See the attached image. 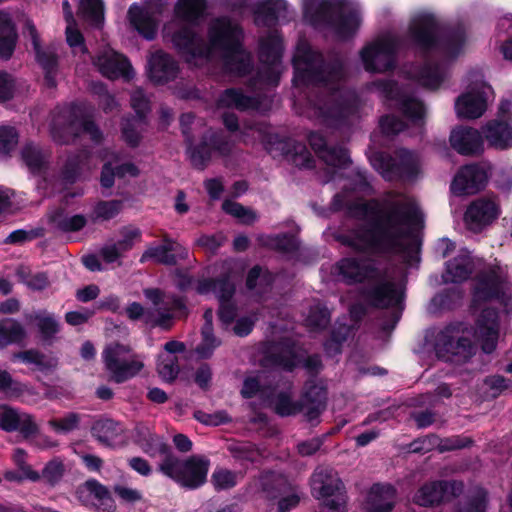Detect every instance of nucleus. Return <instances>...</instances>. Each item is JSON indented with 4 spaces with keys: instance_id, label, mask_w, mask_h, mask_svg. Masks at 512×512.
Returning a JSON list of instances; mask_svg holds the SVG:
<instances>
[{
    "instance_id": "nucleus-57",
    "label": "nucleus",
    "mask_w": 512,
    "mask_h": 512,
    "mask_svg": "<svg viewBox=\"0 0 512 512\" xmlns=\"http://www.w3.org/2000/svg\"><path fill=\"white\" fill-rule=\"evenodd\" d=\"M19 135L12 126H0V157H5L13 151L18 144Z\"/></svg>"
},
{
    "instance_id": "nucleus-43",
    "label": "nucleus",
    "mask_w": 512,
    "mask_h": 512,
    "mask_svg": "<svg viewBox=\"0 0 512 512\" xmlns=\"http://www.w3.org/2000/svg\"><path fill=\"white\" fill-rule=\"evenodd\" d=\"M326 391L323 385L309 384L305 391L304 413L312 421L324 410Z\"/></svg>"
},
{
    "instance_id": "nucleus-59",
    "label": "nucleus",
    "mask_w": 512,
    "mask_h": 512,
    "mask_svg": "<svg viewBox=\"0 0 512 512\" xmlns=\"http://www.w3.org/2000/svg\"><path fill=\"white\" fill-rule=\"evenodd\" d=\"M222 207L226 213L239 219L242 223L251 224L257 219V215L253 210L245 208L237 202L226 200Z\"/></svg>"
},
{
    "instance_id": "nucleus-63",
    "label": "nucleus",
    "mask_w": 512,
    "mask_h": 512,
    "mask_svg": "<svg viewBox=\"0 0 512 512\" xmlns=\"http://www.w3.org/2000/svg\"><path fill=\"white\" fill-rule=\"evenodd\" d=\"M79 416L75 413H69L63 418L52 419L48 423L50 427L58 433H68L78 427Z\"/></svg>"
},
{
    "instance_id": "nucleus-30",
    "label": "nucleus",
    "mask_w": 512,
    "mask_h": 512,
    "mask_svg": "<svg viewBox=\"0 0 512 512\" xmlns=\"http://www.w3.org/2000/svg\"><path fill=\"white\" fill-rule=\"evenodd\" d=\"M450 144L462 155H474L482 150V138L478 130L465 126L451 131Z\"/></svg>"
},
{
    "instance_id": "nucleus-1",
    "label": "nucleus",
    "mask_w": 512,
    "mask_h": 512,
    "mask_svg": "<svg viewBox=\"0 0 512 512\" xmlns=\"http://www.w3.org/2000/svg\"><path fill=\"white\" fill-rule=\"evenodd\" d=\"M334 205L365 220V225L338 237L343 244L359 251L400 254L410 265L419 260V243L412 229L419 224L420 212L409 196L389 195L379 206L376 202L351 203L344 192L335 196Z\"/></svg>"
},
{
    "instance_id": "nucleus-53",
    "label": "nucleus",
    "mask_w": 512,
    "mask_h": 512,
    "mask_svg": "<svg viewBox=\"0 0 512 512\" xmlns=\"http://www.w3.org/2000/svg\"><path fill=\"white\" fill-rule=\"evenodd\" d=\"M121 209L120 200L101 201L94 206L91 218L93 221H107L118 215Z\"/></svg>"
},
{
    "instance_id": "nucleus-49",
    "label": "nucleus",
    "mask_w": 512,
    "mask_h": 512,
    "mask_svg": "<svg viewBox=\"0 0 512 512\" xmlns=\"http://www.w3.org/2000/svg\"><path fill=\"white\" fill-rule=\"evenodd\" d=\"M26 337V331L21 323L18 321L5 318L0 320V345L7 346L10 344H17L23 341Z\"/></svg>"
},
{
    "instance_id": "nucleus-33",
    "label": "nucleus",
    "mask_w": 512,
    "mask_h": 512,
    "mask_svg": "<svg viewBox=\"0 0 512 512\" xmlns=\"http://www.w3.org/2000/svg\"><path fill=\"white\" fill-rule=\"evenodd\" d=\"M309 143L314 151L330 166L342 167L349 162L347 151L344 148L327 147L324 137L319 133H311Z\"/></svg>"
},
{
    "instance_id": "nucleus-47",
    "label": "nucleus",
    "mask_w": 512,
    "mask_h": 512,
    "mask_svg": "<svg viewBox=\"0 0 512 512\" xmlns=\"http://www.w3.org/2000/svg\"><path fill=\"white\" fill-rule=\"evenodd\" d=\"M82 492L87 493L89 496L93 497L92 504L103 512L114 511V501L110 497L108 490L97 481H87Z\"/></svg>"
},
{
    "instance_id": "nucleus-44",
    "label": "nucleus",
    "mask_w": 512,
    "mask_h": 512,
    "mask_svg": "<svg viewBox=\"0 0 512 512\" xmlns=\"http://www.w3.org/2000/svg\"><path fill=\"white\" fill-rule=\"evenodd\" d=\"M217 108H235L238 110L258 109L259 102L257 99L244 95L240 90L227 89L217 100Z\"/></svg>"
},
{
    "instance_id": "nucleus-24",
    "label": "nucleus",
    "mask_w": 512,
    "mask_h": 512,
    "mask_svg": "<svg viewBox=\"0 0 512 512\" xmlns=\"http://www.w3.org/2000/svg\"><path fill=\"white\" fill-rule=\"evenodd\" d=\"M131 105L137 117L127 119L122 127L124 140L131 146L138 145L141 139V132L145 126L144 114L149 108L148 100L142 90L137 89L131 96Z\"/></svg>"
},
{
    "instance_id": "nucleus-52",
    "label": "nucleus",
    "mask_w": 512,
    "mask_h": 512,
    "mask_svg": "<svg viewBox=\"0 0 512 512\" xmlns=\"http://www.w3.org/2000/svg\"><path fill=\"white\" fill-rule=\"evenodd\" d=\"M157 371L162 380L167 382L173 381L179 373L176 355L161 353L158 358Z\"/></svg>"
},
{
    "instance_id": "nucleus-14",
    "label": "nucleus",
    "mask_w": 512,
    "mask_h": 512,
    "mask_svg": "<svg viewBox=\"0 0 512 512\" xmlns=\"http://www.w3.org/2000/svg\"><path fill=\"white\" fill-rule=\"evenodd\" d=\"M370 162L388 180H392L396 176L412 179L420 171L418 156L404 149L397 152L395 159L385 153H374L370 156Z\"/></svg>"
},
{
    "instance_id": "nucleus-36",
    "label": "nucleus",
    "mask_w": 512,
    "mask_h": 512,
    "mask_svg": "<svg viewBox=\"0 0 512 512\" xmlns=\"http://www.w3.org/2000/svg\"><path fill=\"white\" fill-rule=\"evenodd\" d=\"M474 262L466 249L459 251V254L448 261L443 274L445 282L459 283L466 280L472 272Z\"/></svg>"
},
{
    "instance_id": "nucleus-12",
    "label": "nucleus",
    "mask_w": 512,
    "mask_h": 512,
    "mask_svg": "<svg viewBox=\"0 0 512 512\" xmlns=\"http://www.w3.org/2000/svg\"><path fill=\"white\" fill-rule=\"evenodd\" d=\"M159 470L181 486L195 489L205 483L209 461L196 455L185 461H180L175 456H167L160 463Z\"/></svg>"
},
{
    "instance_id": "nucleus-27",
    "label": "nucleus",
    "mask_w": 512,
    "mask_h": 512,
    "mask_svg": "<svg viewBox=\"0 0 512 512\" xmlns=\"http://www.w3.org/2000/svg\"><path fill=\"white\" fill-rule=\"evenodd\" d=\"M396 502V490L390 484H375L363 503L364 512H391Z\"/></svg>"
},
{
    "instance_id": "nucleus-29",
    "label": "nucleus",
    "mask_w": 512,
    "mask_h": 512,
    "mask_svg": "<svg viewBox=\"0 0 512 512\" xmlns=\"http://www.w3.org/2000/svg\"><path fill=\"white\" fill-rule=\"evenodd\" d=\"M188 251L180 243L165 239L163 244L157 246H150L141 256L140 261L146 262L153 260L162 264H175L177 258H186Z\"/></svg>"
},
{
    "instance_id": "nucleus-10",
    "label": "nucleus",
    "mask_w": 512,
    "mask_h": 512,
    "mask_svg": "<svg viewBox=\"0 0 512 512\" xmlns=\"http://www.w3.org/2000/svg\"><path fill=\"white\" fill-rule=\"evenodd\" d=\"M401 45L399 38L387 32L367 42L359 51L365 71L385 73L396 67L397 51Z\"/></svg>"
},
{
    "instance_id": "nucleus-39",
    "label": "nucleus",
    "mask_w": 512,
    "mask_h": 512,
    "mask_svg": "<svg viewBox=\"0 0 512 512\" xmlns=\"http://www.w3.org/2000/svg\"><path fill=\"white\" fill-rule=\"evenodd\" d=\"M266 361L272 365L290 370L300 362L298 349L290 341L285 340L270 348Z\"/></svg>"
},
{
    "instance_id": "nucleus-7",
    "label": "nucleus",
    "mask_w": 512,
    "mask_h": 512,
    "mask_svg": "<svg viewBox=\"0 0 512 512\" xmlns=\"http://www.w3.org/2000/svg\"><path fill=\"white\" fill-rule=\"evenodd\" d=\"M408 41L423 53L458 55L464 46L461 31L441 34L435 17L427 12L415 14L410 22Z\"/></svg>"
},
{
    "instance_id": "nucleus-40",
    "label": "nucleus",
    "mask_w": 512,
    "mask_h": 512,
    "mask_svg": "<svg viewBox=\"0 0 512 512\" xmlns=\"http://www.w3.org/2000/svg\"><path fill=\"white\" fill-rule=\"evenodd\" d=\"M256 22L270 25L275 20H286L289 7L285 0H266L259 3L255 9Z\"/></svg>"
},
{
    "instance_id": "nucleus-31",
    "label": "nucleus",
    "mask_w": 512,
    "mask_h": 512,
    "mask_svg": "<svg viewBox=\"0 0 512 512\" xmlns=\"http://www.w3.org/2000/svg\"><path fill=\"white\" fill-rule=\"evenodd\" d=\"M149 77L155 83H165L174 79L178 73L176 61L163 51L153 53L148 62Z\"/></svg>"
},
{
    "instance_id": "nucleus-9",
    "label": "nucleus",
    "mask_w": 512,
    "mask_h": 512,
    "mask_svg": "<svg viewBox=\"0 0 512 512\" xmlns=\"http://www.w3.org/2000/svg\"><path fill=\"white\" fill-rule=\"evenodd\" d=\"M101 358L110 379L116 383L132 379L144 368L143 357L119 342L107 344Z\"/></svg>"
},
{
    "instance_id": "nucleus-55",
    "label": "nucleus",
    "mask_w": 512,
    "mask_h": 512,
    "mask_svg": "<svg viewBox=\"0 0 512 512\" xmlns=\"http://www.w3.org/2000/svg\"><path fill=\"white\" fill-rule=\"evenodd\" d=\"M79 14L88 22L98 25L103 19L101 0H80Z\"/></svg>"
},
{
    "instance_id": "nucleus-5",
    "label": "nucleus",
    "mask_w": 512,
    "mask_h": 512,
    "mask_svg": "<svg viewBox=\"0 0 512 512\" xmlns=\"http://www.w3.org/2000/svg\"><path fill=\"white\" fill-rule=\"evenodd\" d=\"M339 276L347 282L368 280L367 297L376 307H399L404 295V281L394 271L381 270L370 260L345 258L337 264Z\"/></svg>"
},
{
    "instance_id": "nucleus-61",
    "label": "nucleus",
    "mask_w": 512,
    "mask_h": 512,
    "mask_svg": "<svg viewBox=\"0 0 512 512\" xmlns=\"http://www.w3.org/2000/svg\"><path fill=\"white\" fill-rule=\"evenodd\" d=\"M259 482L262 490L266 492L268 496H272L274 490L282 491V488L286 484V480L282 475L273 472L264 474Z\"/></svg>"
},
{
    "instance_id": "nucleus-18",
    "label": "nucleus",
    "mask_w": 512,
    "mask_h": 512,
    "mask_svg": "<svg viewBox=\"0 0 512 512\" xmlns=\"http://www.w3.org/2000/svg\"><path fill=\"white\" fill-rule=\"evenodd\" d=\"M249 130L253 132V135L257 134L255 138L264 143L269 151L281 150L296 166H310L311 155L303 144L294 141H274L277 137L272 135L268 127L262 124L250 126Z\"/></svg>"
},
{
    "instance_id": "nucleus-45",
    "label": "nucleus",
    "mask_w": 512,
    "mask_h": 512,
    "mask_svg": "<svg viewBox=\"0 0 512 512\" xmlns=\"http://www.w3.org/2000/svg\"><path fill=\"white\" fill-rule=\"evenodd\" d=\"M138 174L139 170L133 163L120 164L118 159H115V161L105 163L101 174V184L103 187L110 188L114 183V176L125 178L136 177Z\"/></svg>"
},
{
    "instance_id": "nucleus-35",
    "label": "nucleus",
    "mask_w": 512,
    "mask_h": 512,
    "mask_svg": "<svg viewBox=\"0 0 512 512\" xmlns=\"http://www.w3.org/2000/svg\"><path fill=\"white\" fill-rule=\"evenodd\" d=\"M136 440L141 449L151 457L173 456L169 453V447L163 439L155 435L149 426L139 425L136 428Z\"/></svg>"
},
{
    "instance_id": "nucleus-38",
    "label": "nucleus",
    "mask_w": 512,
    "mask_h": 512,
    "mask_svg": "<svg viewBox=\"0 0 512 512\" xmlns=\"http://www.w3.org/2000/svg\"><path fill=\"white\" fill-rule=\"evenodd\" d=\"M0 428L5 431H20L25 435L35 432L36 425L30 415L19 413L12 408H4L0 413Z\"/></svg>"
},
{
    "instance_id": "nucleus-34",
    "label": "nucleus",
    "mask_w": 512,
    "mask_h": 512,
    "mask_svg": "<svg viewBox=\"0 0 512 512\" xmlns=\"http://www.w3.org/2000/svg\"><path fill=\"white\" fill-rule=\"evenodd\" d=\"M212 150L226 154L230 150V143L221 135L215 133L211 134L209 140H205L199 146L189 149L190 159L193 165L202 168L205 162L210 158Z\"/></svg>"
},
{
    "instance_id": "nucleus-13",
    "label": "nucleus",
    "mask_w": 512,
    "mask_h": 512,
    "mask_svg": "<svg viewBox=\"0 0 512 512\" xmlns=\"http://www.w3.org/2000/svg\"><path fill=\"white\" fill-rule=\"evenodd\" d=\"M312 494L322 501L329 512H344L347 497L337 473L330 468L319 467L311 478Z\"/></svg>"
},
{
    "instance_id": "nucleus-32",
    "label": "nucleus",
    "mask_w": 512,
    "mask_h": 512,
    "mask_svg": "<svg viewBox=\"0 0 512 512\" xmlns=\"http://www.w3.org/2000/svg\"><path fill=\"white\" fill-rule=\"evenodd\" d=\"M406 73L421 86L436 89L446 78L447 69L443 65H434L427 59L422 67H411Z\"/></svg>"
},
{
    "instance_id": "nucleus-54",
    "label": "nucleus",
    "mask_w": 512,
    "mask_h": 512,
    "mask_svg": "<svg viewBox=\"0 0 512 512\" xmlns=\"http://www.w3.org/2000/svg\"><path fill=\"white\" fill-rule=\"evenodd\" d=\"M242 478L241 473L226 468H217L211 476V481L217 490H226L234 487Z\"/></svg>"
},
{
    "instance_id": "nucleus-3",
    "label": "nucleus",
    "mask_w": 512,
    "mask_h": 512,
    "mask_svg": "<svg viewBox=\"0 0 512 512\" xmlns=\"http://www.w3.org/2000/svg\"><path fill=\"white\" fill-rule=\"evenodd\" d=\"M208 41L189 26H183L171 35V41L180 56L189 65L202 67L220 61L231 73L245 75L251 67V57L242 49V30L227 17L212 19L207 29Z\"/></svg>"
},
{
    "instance_id": "nucleus-28",
    "label": "nucleus",
    "mask_w": 512,
    "mask_h": 512,
    "mask_svg": "<svg viewBox=\"0 0 512 512\" xmlns=\"http://www.w3.org/2000/svg\"><path fill=\"white\" fill-rule=\"evenodd\" d=\"M498 216L497 205L491 200L480 199L466 210L465 222L472 231H480Z\"/></svg>"
},
{
    "instance_id": "nucleus-50",
    "label": "nucleus",
    "mask_w": 512,
    "mask_h": 512,
    "mask_svg": "<svg viewBox=\"0 0 512 512\" xmlns=\"http://www.w3.org/2000/svg\"><path fill=\"white\" fill-rule=\"evenodd\" d=\"M271 404L277 414L281 416H290L298 412H304V406L291 399L290 389L277 391L271 399Z\"/></svg>"
},
{
    "instance_id": "nucleus-22",
    "label": "nucleus",
    "mask_w": 512,
    "mask_h": 512,
    "mask_svg": "<svg viewBox=\"0 0 512 512\" xmlns=\"http://www.w3.org/2000/svg\"><path fill=\"white\" fill-rule=\"evenodd\" d=\"M503 282V271L497 265L481 273L473 287V307L476 308L482 302L498 298L503 291Z\"/></svg>"
},
{
    "instance_id": "nucleus-20",
    "label": "nucleus",
    "mask_w": 512,
    "mask_h": 512,
    "mask_svg": "<svg viewBox=\"0 0 512 512\" xmlns=\"http://www.w3.org/2000/svg\"><path fill=\"white\" fill-rule=\"evenodd\" d=\"M463 491L462 482L458 481H432L422 485L413 497L414 503L428 507L448 501L460 495Z\"/></svg>"
},
{
    "instance_id": "nucleus-11",
    "label": "nucleus",
    "mask_w": 512,
    "mask_h": 512,
    "mask_svg": "<svg viewBox=\"0 0 512 512\" xmlns=\"http://www.w3.org/2000/svg\"><path fill=\"white\" fill-rule=\"evenodd\" d=\"M80 132L90 135L94 141L101 137L99 129L89 121L81 105H71L62 108L52 119L51 135L59 143H68Z\"/></svg>"
},
{
    "instance_id": "nucleus-58",
    "label": "nucleus",
    "mask_w": 512,
    "mask_h": 512,
    "mask_svg": "<svg viewBox=\"0 0 512 512\" xmlns=\"http://www.w3.org/2000/svg\"><path fill=\"white\" fill-rule=\"evenodd\" d=\"M220 345V340L214 337L213 329L209 325L202 327V342L198 345L196 352L202 358H208Z\"/></svg>"
},
{
    "instance_id": "nucleus-56",
    "label": "nucleus",
    "mask_w": 512,
    "mask_h": 512,
    "mask_svg": "<svg viewBox=\"0 0 512 512\" xmlns=\"http://www.w3.org/2000/svg\"><path fill=\"white\" fill-rule=\"evenodd\" d=\"M30 319L37 322L39 331L45 339L51 338L59 330L55 317L47 311H39L34 316H31Z\"/></svg>"
},
{
    "instance_id": "nucleus-51",
    "label": "nucleus",
    "mask_w": 512,
    "mask_h": 512,
    "mask_svg": "<svg viewBox=\"0 0 512 512\" xmlns=\"http://www.w3.org/2000/svg\"><path fill=\"white\" fill-rule=\"evenodd\" d=\"M487 507V493L476 488L459 503L456 512H485Z\"/></svg>"
},
{
    "instance_id": "nucleus-4",
    "label": "nucleus",
    "mask_w": 512,
    "mask_h": 512,
    "mask_svg": "<svg viewBox=\"0 0 512 512\" xmlns=\"http://www.w3.org/2000/svg\"><path fill=\"white\" fill-rule=\"evenodd\" d=\"M499 337L497 312L485 307L478 316L475 328L468 329L463 324H454L441 330L435 340V351L439 358L450 361L454 356L466 360L474 350V342L481 345L485 353L496 348Z\"/></svg>"
},
{
    "instance_id": "nucleus-48",
    "label": "nucleus",
    "mask_w": 512,
    "mask_h": 512,
    "mask_svg": "<svg viewBox=\"0 0 512 512\" xmlns=\"http://www.w3.org/2000/svg\"><path fill=\"white\" fill-rule=\"evenodd\" d=\"M48 153L32 143L26 144L21 150V158L32 173H40L48 161Z\"/></svg>"
},
{
    "instance_id": "nucleus-46",
    "label": "nucleus",
    "mask_w": 512,
    "mask_h": 512,
    "mask_svg": "<svg viewBox=\"0 0 512 512\" xmlns=\"http://www.w3.org/2000/svg\"><path fill=\"white\" fill-rule=\"evenodd\" d=\"M205 8V0H178L175 6L176 20L195 24L203 15Z\"/></svg>"
},
{
    "instance_id": "nucleus-21",
    "label": "nucleus",
    "mask_w": 512,
    "mask_h": 512,
    "mask_svg": "<svg viewBox=\"0 0 512 512\" xmlns=\"http://www.w3.org/2000/svg\"><path fill=\"white\" fill-rule=\"evenodd\" d=\"M490 87L484 83L475 84L455 101V111L459 118L476 119L487 109Z\"/></svg>"
},
{
    "instance_id": "nucleus-6",
    "label": "nucleus",
    "mask_w": 512,
    "mask_h": 512,
    "mask_svg": "<svg viewBox=\"0 0 512 512\" xmlns=\"http://www.w3.org/2000/svg\"><path fill=\"white\" fill-rule=\"evenodd\" d=\"M302 5L307 23L341 40L355 35L362 22L359 5L350 0H303Z\"/></svg>"
},
{
    "instance_id": "nucleus-37",
    "label": "nucleus",
    "mask_w": 512,
    "mask_h": 512,
    "mask_svg": "<svg viewBox=\"0 0 512 512\" xmlns=\"http://www.w3.org/2000/svg\"><path fill=\"white\" fill-rule=\"evenodd\" d=\"M483 134L489 144L500 150L512 147V125L510 122L492 120L483 127Z\"/></svg>"
},
{
    "instance_id": "nucleus-26",
    "label": "nucleus",
    "mask_w": 512,
    "mask_h": 512,
    "mask_svg": "<svg viewBox=\"0 0 512 512\" xmlns=\"http://www.w3.org/2000/svg\"><path fill=\"white\" fill-rule=\"evenodd\" d=\"M486 180L487 174L484 168L479 165H467L455 175L451 191L456 195L473 194L484 186Z\"/></svg>"
},
{
    "instance_id": "nucleus-8",
    "label": "nucleus",
    "mask_w": 512,
    "mask_h": 512,
    "mask_svg": "<svg viewBox=\"0 0 512 512\" xmlns=\"http://www.w3.org/2000/svg\"><path fill=\"white\" fill-rule=\"evenodd\" d=\"M144 295L151 306L146 309L137 302L129 304L126 308L129 319L140 320L151 326L168 328L174 313L183 308L181 299L165 294L158 289H146Z\"/></svg>"
},
{
    "instance_id": "nucleus-17",
    "label": "nucleus",
    "mask_w": 512,
    "mask_h": 512,
    "mask_svg": "<svg viewBox=\"0 0 512 512\" xmlns=\"http://www.w3.org/2000/svg\"><path fill=\"white\" fill-rule=\"evenodd\" d=\"M236 279L235 274H229L217 280L204 279L197 284V291L200 294L213 293L218 298L220 303L219 317L225 324L231 323L236 313L235 305L231 302L235 292Z\"/></svg>"
},
{
    "instance_id": "nucleus-41",
    "label": "nucleus",
    "mask_w": 512,
    "mask_h": 512,
    "mask_svg": "<svg viewBox=\"0 0 512 512\" xmlns=\"http://www.w3.org/2000/svg\"><path fill=\"white\" fill-rule=\"evenodd\" d=\"M17 40L15 23L6 11H0V58L7 59L14 51Z\"/></svg>"
},
{
    "instance_id": "nucleus-62",
    "label": "nucleus",
    "mask_w": 512,
    "mask_h": 512,
    "mask_svg": "<svg viewBox=\"0 0 512 512\" xmlns=\"http://www.w3.org/2000/svg\"><path fill=\"white\" fill-rule=\"evenodd\" d=\"M330 319V313L327 308L323 307L321 304H316L313 308H311L309 315L307 316L306 322L307 325L314 328H323L325 327Z\"/></svg>"
},
{
    "instance_id": "nucleus-42",
    "label": "nucleus",
    "mask_w": 512,
    "mask_h": 512,
    "mask_svg": "<svg viewBox=\"0 0 512 512\" xmlns=\"http://www.w3.org/2000/svg\"><path fill=\"white\" fill-rule=\"evenodd\" d=\"M92 435L104 445H114L121 440L123 427L112 419L97 420L92 426Z\"/></svg>"
},
{
    "instance_id": "nucleus-60",
    "label": "nucleus",
    "mask_w": 512,
    "mask_h": 512,
    "mask_svg": "<svg viewBox=\"0 0 512 512\" xmlns=\"http://www.w3.org/2000/svg\"><path fill=\"white\" fill-rule=\"evenodd\" d=\"M66 41L75 55H84L87 53L83 36L77 29L75 22H69L66 26Z\"/></svg>"
},
{
    "instance_id": "nucleus-19",
    "label": "nucleus",
    "mask_w": 512,
    "mask_h": 512,
    "mask_svg": "<svg viewBox=\"0 0 512 512\" xmlns=\"http://www.w3.org/2000/svg\"><path fill=\"white\" fill-rule=\"evenodd\" d=\"M372 88L387 99L395 100L396 105L403 111L406 117L415 125H421L425 109L423 104L413 95L400 90L396 84L390 81H379L372 84Z\"/></svg>"
},
{
    "instance_id": "nucleus-2",
    "label": "nucleus",
    "mask_w": 512,
    "mask_h": 512,
    "mask_svg": "<svg viewBox=\"0 0 512 512\" xmlns=\"http://www.w3.org/2000/svg\"><path fill=\"white\" fill-rule=\"evenodd\" d=\"M296 86L316 85L321 89L314 102L315 115L332 128H343L359 118L360 99L355 92L343 87L344 70L341 63L323 65L321 55L309 43L300 40L293 57Z\"/></svg>"
},
{
    "instance_id": "nucleus-16",
    "label": "nucleus",
    "mask_w": 512,
    "mask_h": 512,
    "mask_svg": "<svg viewBox=\"0 0 512 512\" xmlns=\"http://www.w3.org/2000/svg\"><path fill=\"white\" fill-rule=\"evenodd\" d=\"M169 0H144L143 5L132 4L127 17L130 25L144 38L152 40L158 29V16Z\"/></svg>"
},
{
    "instance_id": "nucleus-64",
    "label": "nucleus",
    "mask_w": 512,
    "mask_h": 512,
    "mask_svg": "<svg viewBox=\"0 0 512 512\" xmlns=\"http://www.w3.org/2000/svg\"><path fill=\"white\" fill-rule=\"evenodd\" d=\"M121 239L116 243L119 249L125 253L140 241L141 232L134 227H125L120 231Z\"/></svg>"
},
{
    "instance_id": "nucleus-15",
    "label": "nucleus",
    "mask_w": 512,
    "mask_h": 512,
    "mask_svg": "<svg viewBox=\"0 0 512 512\" xmlns=\"http://www.w3.org/2000/svg\"><path fill=\"white\" fill-rule=\"evenodd\" d=\"M282 41L277 31H272L261 40L259 57L261 69L258 81L265 85L275 86L281 74Z\"/></svg>"
},
{
    "instance_id": "nucleus-25",
    "label": "nucleus",
    "mask_w": 512,
    "mask_h": 512,
    "mask_svg": "<svg viewBox=\"0 0 512 512\" xmlns=\"http://www.w3.org/2000/svg\"><path fill=\"white\" fill-rule=\"evenodd\" d=\"M24 33H27L33 43L34 50L38 63L41 65L45 72V82L48 87L56 86V73H57V56L52 49H42L40 47L39 36L35 25L29 19L25 21Z\"/></svg>"
},
{
    "instance_id": "nucleus-23",
    "label": "nucleus",
    "mask_w": 512,
    "mask_h": 512,
    "mask_svg": "<svg viewBox=\"0 0 512 512\" xmlns=\"http://www.w3.org/2000/svg\"><path fill=\"white\" fill-rule=\"evenodd\" d=\"M93 64L98 71L109 79L124 77L129 79L132 74L127 59L110 47H104L93 58Z\"/></svg>"
}]
</instances>
